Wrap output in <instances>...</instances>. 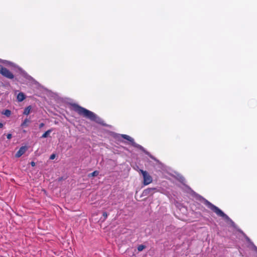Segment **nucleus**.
<instances>
[{
  "mask_svg": "<svg viewBox=\"0 0 257 257\" xmlns=\"http://www.w3.org/2000/svg\"><path fill=\"white\" fill-rule=\"evenodd\" d=\"M74 110L79 114L82 115L92 120L95 121L98 123H101V119L98 117L93 112L87 110L83 107L76 105L74 106Z\"/></svg>",
  "mask_w": 257,
  "mask_h": 257,
  "instance_id": "f257e3e1",
  "label": "nucleus"
},
{
  "mask_svg": "<svg viewBox=\"0 0 257 257\" xmlns=\"http://www.w3.org/2000/svg\"><path fill=\"white\" fill-rule=\"evenodd\" d=\"M206 204L208 206V207L212 210L214 212L216 213L219 216L222 217L227 221L230 222L231 223H233L232 220L229 218V217L224 214L219 208L217 207L214 206L210 202L207 201H206Z\"/></svg>",
  "mask_w": 257,
  "mask_h": 257,
  "instance_id": "f03ea898",
  "label": "nucleus"
},
{
  "mask_svg": "<svg viewBox=\"0 0 257 257\" xmlns=\"http://www.w3.org/2000/svg\"><path fill=\"white\" fill-rule=\"evenodd\" d=\"M140 172H141L143 176V184L145 185H148L151 184L153 181V178L150 175V174L147 171H143L142 170H141Z\"/></svg>",
  "mask_w": 257,
  "mask_h": 257,
  "instance_id": "7ed1b4c3",
  "label": "nucleus"
},
{
  "mask_svg": "<svg viewBox=\"0 0 257 257\" xmlns=\"http://www.w3.org/2000/svg\"><path fill=\"white\" fill-rule=\"evenodd\" d=\"M121 136L123 138H124V139L128 140V141H130V142H131L132 143V145L134 147H137L142 150H144V148L141 146L135 143L134 139L132 138H131V137H130L129 136H127L126 135H122Z\"/></svg>",
  "mask_w": 257,
  "mask_h": 257,
  "instance_id": "20e7f679",
  "label": "nucleus"
},
{
  "mask_svg": "<svg viewBox=\"0 0 257 257\" xmlns=\"http://www.w3.org/2000/svg\"><path fill=\"white\" fill-rule=\"evenodd\" d=\"M0 73L2 74L4 76L9 78L13 79L14 78L13 74L7 69L3 68L2 71H1Z\"/></svg>",
  "mask_w": 257,
  "mask_h": 257,
  "instance_id": "39448f33",
  "label": "nucleus"
},
{
  "mask_svg": "<svg viewBox=\"0 0 257 257\" xmlns=\"http://www.w3.org/2000/svg\"><path fill=\"white\" fill-rule=\"evenodd\" d=\"M156 189L155 188H149L143 191V194L144 196L152 195Z\"/></svg>",
  "mask_w": 257,
  "mask_h": 257,
  "instance_id": "423d86ee",
  "label": "nucleus"
},
{
  "mask_svg": "<svg viewBox=\"0 0 257 257\" xmlns=\"http://www.w3.org/2000/svg\"><path fill=\"white\" fill-rule=\"evenodd\" d=\"M27 150V147L26 146L22 147L18 152L16 154V157L17 158L20 157L22 155H23Z\"/></svg>",
  "mask_w": 257,
  "mask_h": 257,
  "instance_id": "0eeeda50",
  "label": "nucleus"
},
{
  "mask_svg": "<svg viewBox=\"0 0 257 257\" xmlns=\"http://www.w3.org/2000/svg\"><path fill=\"white\" fill-rule=\"evenodd\" d=\"M25 99V95L23 93L20 92L18 94L17 100L18 101L21 102V101H23Z\"/></svg>",
  "mask_w": 257,
  "mask_h": 257,
  "instance_id": "6e6552de",
  "label": "nucleus"
},
{
  "mask_svg": "<svg viewBox=\"0 0 257 257\" xmlns=\"http://www.w3.org/2000/svg\"><path fill=\"white\" fill-rule=\"evenodd\" d=\"M32 109V107L31 106H29L27 107H26L24 111V114L25 115H28Z\"/></svg>",
  "mask_w": 257,
  "mask_h": 257,
  "instance_id": "1a4fd4ad",
  "label": "nucleus"
},
{
  "mask_svg": "<svg viewBox=\"0 0 257 257\" xmlns=\"http://www.w3.org/2000/svg\"><path fill=\"white\" fill-rule=\"evenodd\" d=\"M2 114L5 115L8 117H9L11 114V111L9 109H6L2 112Z\"/></svg>",
  "mask_w": 257,
  "mask_h": 257,
  "instance_id": "9d476101",
  "label": "nucleus"
},
{
  "mask_svg": "<svg viewBox=\"0 0 257 257\" xmlns=\"http://www.w3.org/2000/svg\"><path fill=\"white\" fill-rule=\"evenodd\" d=\"M51 132V130H49L47 131H46L42 136V138H45L48 137V136L50 134Z\"/></svg>",
  "mask_w": 257,
  "mask_h": 257,
  "instance_id": "9b49d317",
  "label": "nucleus"
},
{
  "mask_svg": "<svg viewBox=\"0 0 257 257\" xmlns=\"http://www.w3.org/2000/svg\"><path fill=\"white\" fill-rule=\"evenodd\" d=\"M29 120L28 119H25L24 121L23 122V123L21 124L22 126H27L28 125L27 123L29 122Z\"/></svg>",
  "mask_w": 257,
  "mask_h": 257,
  "instance_id": "f8f14e48",
  "label": "nucleus"
},
{
  "mask_svg": "<svg viewBox=\"0 0 257 257\" xmlns=\"http://www.w3.org/2000/svg\"><path fill=\"white\" fill-rule=\"evenodd\" d=\"M98 175V172L97 171H94L93 172H92V173L89 174V176L90 177H94V176H96L97 175Z\"/></svg>",
  "mask_w": 257,
  "mask_h": 257,
  "instance_id": "ddd939ff",
  "label": "nucleus"
},
{
  "mask_svg": "<svg viewBox=\"0 0 257 257\" xmlns=\"http://www.w3.org/2000/svg\"><path fill=\"white\" fill-rule=\"evenodd\" d=\"M145 248V246L144 245H139V246L138 247V250L139 251H142L144 248Z\"/></svg>",
  "mask_w": 257,
  "mask_h": 257,
  "instance_id": "4468645a",
  "label": "nucleus"
},
{
  "mask_svg": "<svg viewBox=\"0 0 257 257\" xmlns=\"http://www.w3.org/2000/svg\"><path fill=\"white\" fill-rule=\"evenodd\" d=\"M1 62H2V63H6L7 64H9V65H11L12 63L10 62H8L7 61H4V60H1Z\"/></svg>",
  "mask_w": 257,
  "mask_h": 257,
  "instance_id": "2eb2a0df",
  "label": "nucleus"
},
{
  "mask_svg": "<svg viewBox=\"0 0 257 257\" xmlns=\"http://www.w3.org/2000/svg\"><path fill=\"white\" fill-rule=\"evenodd\" d=\"M103 216L104 218V219H105L106 218V217H107V214L106 212H103Z\"/></svg>",
  "mask_w": 257,
  "mask_h": 257,
  "instance_id": "dca6fc26",
  "label": "nucleus"
},
{
  "mask_svg": "<svg viewBox=\"0 0 257 257\" xmlns=\"http://www.w3.org/2000/svg\"><path fill=\"white\" fill-rule=\"evenodd\" d=\"M7 137L8 139H11L12 138V135L11 134H9L7 135Z\"/></svg>",
  "mask_w": 257,
  "mask_h": 257,
  "instance_id": "f3484780",
  "label": "nucleus"
},
{
  "mask_svg": "<svg viewBox=\"0 0 257 257\" xmlns=\"http://www.w3.org/2000/svg\"><path fill=\"white\" fill-rule=\"evenodd\" d=\"M55 158V155L54 154H52L50 156V159L53 160Z\"/></svg>",
  "mask_w": 257,
  "mask_h": 257,
  "instance_id": "a211bd4d",
  "label": "nucleus"
},
{
  "mask_svg": "<svg viewBox=\"0 0 257 257\" xmlns=\"http://www.w3.org/2000/svg\"><path fill=\"white\" fill-rule=\"evenodd\" d=\"M31 165H32L33 167H34V166H35V162H32L31 163Z\"/></svg>",
  "mask_w": 257,
  "mask_h": 257,
  "instance_id": "6ab92c4d",
  "label": "nucleus"
},
{
  "mask_svg": "<svg viewBox=\"0 0 257 257\" xmlns=\"http://www.w3.org/2000/svg\"><path fill=\"white\" fill-rule=\"evenodd\" d=\"M3 126V124L2 123H0V128L2 127Z\"/></svg>",
  "mask_w": 257,
  "mask_h": 257,
  "instance_id": "aec40b11",
  "label": "nucleus"
},
{
  "mask_svg": "<svg viewBox=\"0 0 257 257\" xmlns=\"http://www.w3.org/2000/svg\"><path fill=\"white\" fill-rule=\"evenodd\" d=\"M43 125V123H42V124H41V126H42Z\"/></svg>",
  "mask_w": 257,
  "mask_h": 257,
  "instance_id": "412c9836",
  "label": "nucleus"
}]
</instances>
